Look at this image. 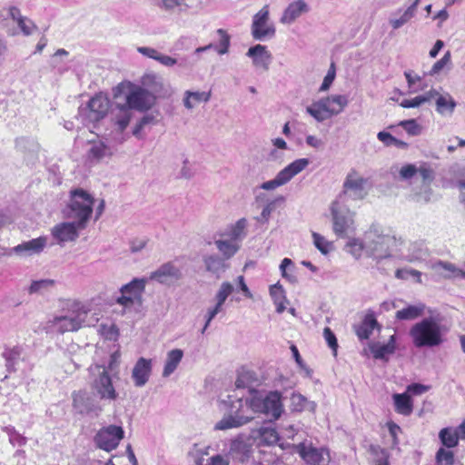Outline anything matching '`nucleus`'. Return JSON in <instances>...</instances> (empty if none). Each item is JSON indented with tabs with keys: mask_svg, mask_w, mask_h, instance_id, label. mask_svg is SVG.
Masks as SVG:
<instances>
[{
	"mask_svg": "<svg viewBox=\"0 0 465 465\" xmlns=\"http://www.w3.org/2000/svg\"><path fill=\"white\" fill-rule=\"evenodd\" d=\"M430 317L416 322L410 329L409 334L415 348H433L441 345L448 329L441 323L439 313L429 310Z\"/></svg>",
	"mask_w": 465,
	"mask_h": 465,
	"instance_id": "obj_1",
	"label": "nucleus"
},
{
	"mask_svg": "<svg viewBox=\"0 0 465 465\" xmlns=\"http://www.w3.org/2000/svg\"><path fill=\"white\" fill-rule=\"evenodd\" d=\"M366 252L376 259L390 257L393 252L401 250L403 244L401 237L386 232L379 224L373 223L364 232Z\"/></svg>",
	"mask_w": 465,
	"mask_h": 465,
	"instance_id": "obj_2",
	"label": "nucleus"
},
{
	"mask_svg": "<svg viewBox=\"0 0 465 465\" xmlns=\"http://www.w3.org/2000/svg\"><path fill=\"white\" fill-rule=\"evenodd\" d=\"M220 408L224 411H228L229 414L224 416L214 425V430H216L238 428L253 419V416L246 411L242 398L228 395L226 400L220 401Z\"/></svg>",
	"mask_w": 465,
	"mask_h": 465,
	"instance_id": "obj_3",
	"label": "nucleus"
},
{
	"mask_svg": "<svg viewBox=\"0 0 465 465\" xmlns=\"http://www.w3.org/2000/svg\"><path fill=\"white\" fill-rule=\"evenodd\" d=\"M94 197L85 190L76 188L70 191L69 203L64 215L78 222L80 227H86L93 213Z\"/></svg>",
	"mask_w": 465,
	"mask_h": 465,
	"instance_id": "obj_4",
	"label": "nucleus"
},
{
	"mask_svg": "<svg viewBox=\"0 0 465 465\" xmlns=\"http://www.w3.org/2000/svg\"><path fill=\"white\" fill-rule=\"evenodd\" d=\"M349 104L344 94H331L312 103L306 107V113L318 123H322L340 114Z\"/></svg>",
	"mask_w": 465,
	"mask_h": 465,
	"instance_id": "obj_5",
	"label": "nucleus"
},
{
	"mask_svg": "<svg viewBox=\"0 0 465 465\" xmlns=\"http://www.w3.org/2000/svg\"><path fill=\"white\" fill-rule=\"evenodd\" d=\"M89 310L79 301H69L64 314L53 320V326L60 333L75 331L85 325Z\"/></svg>",
	"mask_w": 465,
	"mask_h": 465,
	"instance_id": "obj_6",
	"label": "nucleus"
},
{
	"mask_svg": "<svg viewBox=\"0 0 465 465\" xmlns=\"http://www.w3.org/2000/svg\"><path fill=\"white\" fill-rule=\"evenodd\" d=\"M243 403L246 411L252 416L256 412H261L276 420L282 412L281 394L278 391H271L264 397L255 393L250 400L244 401Z\"/></svg>",
	"mask_w": 465,
	"mask_h": 465,
	"instance_id": "obj_7",
	"label": "nucleus"
},
{
	"mask_svg": "<svg viewBox=\"0 0 465 465\" xmlns=\"http://www.w3.org/2000/svg\"><path fill=\"white\" fill-rule=\"evenodd\" d=\"M400 176L403 180H411L419 176L421 179V191L416 193V201L428 203L430 200L432 193L430 183L435 178V173L427 163L420 164L419 168L411 163L403 165L400 170Z\"/></svg>",
	"mask_w": 465,
	"mask_h": 465,
	"instance_id": "obj_8",
	"label": "nucleus"
},
{
	"mask_svg": "<svg viewBox=\"0 0 465 465\" xmlns=\"http://www.w3.org/2000/svg\"><path fill=\"white\" fill-rule=\"evenodd\" d=\"M332 231L340 238L346 237L355 231V213L351 211L342 198H337L331 206Z\"/></svg>",
	"mask_w": 465,
	"mask_h": 465,
	"instance_id": "obj_9",
	"label": "nucleus"
},
{
	"mask_svg": "<svg viewBox=\"0 0 465 465\" xmlns=\"http://www.w3.org/2000/svg\"><path fill=\"white\" fill-rule=\"evenodd\" d=\"M91 370L94 372L91 382L94 396L106 402L116 401L119 393L116 391L106 368L103 365L96 364L92 367Z\"/></svg>",
	"mask_w": 465,
	"mask_h": 465,
	"instance_id": "obj_10",
	"label": "nucleus"
},
{
	"mask_svg": "<svg viewBox=\"0 0 465 465\" xmlns=\"http://www.w3.org/2000/svg\"><path fill=\"white\" fill-rule=\"evenodd\" d=\"M147 278H134L120 288L121 295L116 298V303L129 309L134 305L141 306L143 302V293L147 284Z\"/></svg>",
	"mask_w": 465,
	"mask_h": 465,
	"instance_id": "obj_11",
	"label": "nucleus"
},
{
	"mask_svg": "<svg viewBox=\"0 0 465 465\" xmlns=\"http://www.w3.org/2000/svg\"><path fill=\"white\" fill-rule=\"evenodd\" d=\"M309 163L310 161L307 158L296 159L281 170L273 179L262 183L260 188L265 191H274L287 184L294 176L305 170Z\"/></svg>",
	"mask_w": 465,
	"mask_h": 465,
	"instance_id": "obj_12",
	"label": "nucleus"
},
{
	"mask_svg": "<svg viewBox=\"0 0 465 465\" xmlns=\"http://www.w3.org/2000/svg\"><path fill=\"white\" fill-rule=\"evenodd\" d=\"M124 436V429L121 426L109 425L101 428L94 436L95 445L105 451L115 450Z\"/></svg>",
	"mask_w": 465,
	"mask_h": 465,
	"instance_id": "obj_13",
	"label": "nucleus"
},
{
	"mask_svg": "<svg viewBox=\"0 0 465 465\" xmlns=\"http://www.w3.org/2000/svg\"><path fill=\"white\" fill-rule=\"evenodd\" d=\"M366 183L367 180L359 173L354 170L351 171L345 179L343 193L338 198H342L343 203H345L347 198L354 200L363 199L367 194Z\"/></svg>",
	"mask_w": 465,
	"mask_h": 465,
	"instance_id": "obj_14",
	"label": "nucleus"
},
{
	"mask_svg": "<svg viewBox=\"0 0 465 465\" xmlns=\"http://www.w3.org/2000/svg\"><path fill=\"white\" fill-rule=\"evenodd\" d=\"M234 287L229 282H223L221 283L214 296V304L207 309L204 315L205 323L201 331L202 334H204L211 322L221 312H223V306L227 298L233 292Z\"/></svg>",
	"mask_w": 465,
	"mask_h": 465,
	"instance_id": "obj_15",
	"label": "nucleus"
},
{
	"mask_svg": "<svg viewBox=\"0 0 465 465\" xmlns=\"http://www.w3.org/2000/svg\"><path fill=\"white\" fill-rule=\"evenodd\" d=\"M183 278V272L173 262H167L153 271L148 280L154 281L160 284L171 286L178 282Z\"/></svg>",
	"mask_w": 465,
	"mask_h": 465,
	"instance_id": "obj_16",
	"label": "nucleus"
},
{
	"mask_svg": "<svg viewBox=\"0 0 465 465\" xmlns=\"http://www.w3.org/2000/svg\"><path fill=\"white\" fill-rule=\"evenodd\" d=\"M269 6L264 5L254 16L252 25V35L256 40L272 37L275 35L273 25L268 24Z\"/></svg>",
	"mask_w": 465,
	"mask_h": 465,
	"instance_id": "obj_17",
	"label": "nucleus"
},
{
	"mask_svg": "<svg viewBox=\"0 0 465 465\" xmlns=\"http://www.w3.org/2000/svg\"><path fill=\"white\" fill-rule=\"evenodd\" d=\"M73 407L76 412L82 415L94 413L97 415L102 411L98 401L86 391H78L73 393Z\"/></svg>",
	"mask_w": 465,
	"mask_h": 465,
	"instance_id": "obj_18",
	"label": "nucleus"
},
{
	"mask_svg": "<svg viewBox=\"0 0 465 465\" xmlns=\"http://www.w3.org/2000/svg\"><path fill=\"white\" fill-rule=\"evenodd\" d=\"M155 103V97L149 91L136 87L126 95L127 107L138 111H146Z\"/></svg>",
	"mask_w": 465,
	"mask_h": 465,
	"instance_id": "obj_19",
	"label": "nucleus"
},
{
	"mask_svg": "<svg viewBox=\"0 0 465 465\" xmlns=\"http://www.w3.org/2000/svg\"><path fill=\"white\" fill-rule=\"evenodd\" d=\"M84 228L80 227L77 221L72 220V222H64L56 224L52 229L51 233L57 242L61 244L75 241L78 238L79 231Z\"/></svg>",
	"mask_w": 465,
	"mask_h": 465,
	"instance_id": "obj_20",
	"label": "nucleus"
},
{
	"mask_svg": "<svg viewBox=\"0 0 465 465\" xmlns=\"http://www.w3.org/2000/svg\"><path fill=\"white\" fill-rule=\"evenodd\" d=\"M297 450L301 457L311 465H324L330 460L329 451L326 449H317L312 444L300 443Z\"/></svg>",
	"mask_w": 465,
	"mask_h": 465,
	"instance_id": "obj_21",
	"label": "nucleus"
},
{
	"mask_svg": "<svg viewBox=\"0 0 465 465\" xmlns=\"http://www.w3.org/2000/svg\"><path fill=\"white\" fill-rule=\"evenodd\" d=\"M110 107L109 99L101 94L94 95L87 104L86 117L90 122H98L107 114Z\"/></svg>",
	"mask_w": 465,
	"mask_h": 465,
	"instance_id": "obj_22",
	"label": "nucleus"
},
{
	"mask_svg": "<svg viewBox=\"0 0 465 465\" xmlns=\"http://www.w3.org/2000/svg\"><path fill=\"white\" fill-rule=\"evenodd\" d=\"M246 55L252 60V64L258 69L268 71L272 63V54L265 45H256L249 48Z\"/></svg>",
	"mask_w": 465,
	"mask_h": 465,
	"instance_id": "obj_23",
	"label": "nucleus"
},
{
	"mask_svg": "<svg viewBox=\"0 0 465 465\" xmlns=\"http://www.w3.org/2000/svg\"><path fill=\"white\" fill-rule=\"evenodd\" d=\"M152 373V360L141 357L132 371V378L136 387L144 386Z\"/></svg>",
	"mask_w": 465,
	"mask_h": 465,
	"instance_id": "obj_24",
	"label": "nucleus"
},
{
	"mask_svg": "<svg viewBox=\"0 0 465 465\" xmlns=\"http://www.w3.org/2000/svg\"><path fill=\"white\" fill-rule=\"evenodd\" d=\"M369 350L374 359L387 361V356L393 354L396 350L395 335H391L386 344H381L379 341H371L369 343Z\"/></svg>",
	"mask_w": 465,
	"mask_h": 465,
	"instance_id": "obj_25",
	"label": "nucleus"
},
{
	"mask_svg": "<svg viewBox=\"0 0 465 465\" xmlns=\"http://www.w3.org/2000/svg\"><path fill=\"white\" fill-rule=\"evenodd\" d=\"M309 5L303 0H298L291 3L284 10L280 21L282 24L291 25L302 14L308 13Z\"/></svg>",
	"mask_w": 465,
	"mask_h": 465,
	"instance_id": "obj_26",
	"label": "nucleus"
},
{
	"mask_svg": "<svg viewBox=\"0 0 465 465\" xmlns=\"http://www.w3.org/2000/svg\"><path fill=\"white\" fill-rule=\"evenodd\" d=\"M430 268L445 279L465 278V272L450 262L437 261L431 264Z\"/></svg>",
	"mask_w": 465,
	"mask_h": 465,
	"instance_id": "obj_27",
	"label": "nucleus"
},
{
	"mask_svg": "<svg viewBox=\"0 0 465 465\" xmlns=\"http://www.w3.org/2000/svg\"><path fill=\"white\" fill-rule=\"evenodd\" d=\"M46 242V237H38L18 244L14 248V251L23 256H31L40 253L45 247Z\"/></svg>",
	"mask_w": 465,
	"mask_h": 465,
	"instance_id": "obj_28",
	"label": "nucleus"
},
{
	"mask_svg": "<svg viewBox=\"0 0 465 465\" xmlns=\"http://www.w3.org/2000/svg\"><path fill=\"white\" fill-rule=\"evenodd\" d=\"M113 152L109 146H107L103 141H91L90 147L87 151V158L93 163H98L101 160L105 157H110Z\"/></svg>",
	"mask_w": 465,
	"mask_h": 465,
	"instance_id": "obj_29",
	"label": "nucleus"
},
{
	"mask_svg": "<svg viewBox=\"0 0 465 465\" xmlns=\"http://www.w3.org/2000/svg\"><path fill=\"white\" fill-rule=\"evenodd\" d=\"M247 220L245 218L239 219L235 223L230 225L222 237H226L233 242L241 243V242L246 237Z\"/></svg>",
	"mask_w": 465,
	"mask_h": 465,
	"instance_id": "obj_30",
	"label": "nucleus"
},
{
	"mask_svg": "<svg viewBox=\"0 0 465 465\" xmlns=\"http://www.w3.org/2000/svg\"><path fill=\"white\" fill-rule=\"evenodd\" d=\"M214 244L222 254V257L225 260H229L233 257L241 249V243L233 242L226 237L215 240Z\"/></svg>",
	"mask_w": 465,
	"mask_h": 465,
	"instance_id": "obj_31",
	"label": "nucleus"
},
{
	"mask_svg": "<svg viewBox=\"0 0 465 465\" xmlns=\"http://www.w3.org/2000/svg\"><path fill=\"white\" fill-rule=\"evenodd\" d=\"M211 98L210 92L185 91L183 94V105L188 110H193L201 103H207Z\"/></svg>",
	"mask_w": 465,
	"mask_h": 465,
	"instance_id": "obj_32",
	"label": "nucleus"
},
{
	"mask_svg": "<svg viewBox=\"0 0 465 465\" xmlns=\"http://www.w3.org/2000/svg\"><path fill=\"white\" fill-rule=\"evenodd\" d=\"M395 411L402 415L408 416L412 412L413 404L411 396L407 393H395L392 396Z\"/></svg>",
	"mask_w": 465,
	"mask_h": 465,
	"instance_id": "obj_33",
	"label": "nucleus"
},
{
	"mask_svg": "<svg viewBox=\"0 0 465 465\" xmlns=\"http://www.w3.org/2000/svg\"><path fill=\"white\" fill-rule=\"evenodd\" d=\"M426 309L425 304L418 303L416 305H409L396 312L395 317L401 321L415 320L424 314Z\"/></svg>",
	"mask_w": 465,
	"mask_h": 465,
	"instance_id": "obj_34",
	"label": "nucleus"
},
{
	"mask_svg": "<svg viewBox=\"0 0 465 465\" xmlns=\"http://www.w3.org/2000/svg\"><path fill=\"white\" fill-rule=\"evenodd\" d=\"M183 356L181 349H173L167 353L164 368L163 371V377H169L177 368Z\"/></svg>",
	"mask_w": 465,
	"mask_h": 465,
	"instance_id": "obj_35",
	"label": "nucleus"
},
{
	"mask_svg": "<svg viewBox=\"0 0 465 465\" xmlns=\"http://www.w3.org/2000/svg\"><path fill=\"white\" fill-rule=\"evenodd\" d=\"M224 260L216 254L205 255L203 259L206 271L214 274H219L226 270L227 265Z\"/></svg>",
	"mask_w": 465,
	"mask_h": 465,
	"instance_id": "obj_36",
	"label": "nucleus"
},
{
	"mask_svg": "<svg viewBox=\"0 0 465 465\" xmlns=\"http://www.w3.org/2000/svg\"><path fill=\"white\" fill-rule=\"evenodd\" d=\"M432 99H436V109L440 114H450L456 105L454 100L449 95L433 94Z\"/></svg>",
	"mask_w": 465,
	"mask_h": 465,
	"instance_id": "obj_37",
	"label": "nucleus"
},
{
	"mask_svg": "<svg viewBox=\"0 0 465 465\" xmlns=\"http://www.w3.org/2000/svg\"><path fill=\"white\" fill-rule=\"evenodd\" d=\"M291 404L295 411H309L314 412L316 409V403L314 401H308L300 393H293L292 395Z\"/></svg>",
	"mask_w": 465,
	"mask_h": 465,
	"instance_id": "obj_38",
	"label": "nucleus"
},
{
	"mask_svg": "<svg viewBox=\"0 0 465 465\" xmlns=\"http://www.w3.org/2000/svg\"><path fill=\"white\" fill-rule=\"evenodd\" d=\"M133 114L127 106H122L114 117V123L118 132H124L128 126Z\"/></svg>",
	"mask_w": 465,
	"mask_h": 465,
	"instance_id": "obj_39",
	"label": "nucleus"
},
{
	"mask_svg": "<svg viewBox=\"0 0 465 465\" xmlns=\"http://www.w3.org/2000/svg\"><path fill=\"white\" fill-rule=\"evenodd\" d=\"M378 322L373 315H366L361 324L356 329V334L361 340L369 339Z\"/></svg>",
	"mask_w": 465,
	"mask_h": 465,
	"instance_id": "obj_40",
	"label": "nucleus"
},
{
	"mask_svg": "<svg viewBox=\"0 0 465 465\" xmlns=\"http://www.w3.org/2000/svg\"><path fill=\"white\" fill-rule=\"evenodd\" d=\"M270 294L276 305V312L282 313L286 309L285 303L287 302L284 291L280 284H274L270 288Z\"/></svg>",
	"mask_w": 465,
	"mask_h": 465,
	"instance_id": "obj_41",
	"label": "nucleus"
},
{
	"mask_svg": "<svg viewBox=\"0 0 465 465\" xmlns=\"http://www.w3.org/2000/svg\"><path fill=\"white\" fill-rule=\"evenodd\" d=\"M439 437L441 443L447 448H453L458 444L459 432L452 428H444L440 431Z\"/></svg>",
	"mask_w": 465,
	"mask_h": 465,
	"instance_id": "obj_42",
	"label": "nucleus"
},
{
	"mask_svg": "<svg viewBox=\"0 0 465 465\" xmlns=\"http://www.w3.org/2000/svg\"><path fill=\"white\" fill-rule=\"evenodd\" d=\"M433 94H437V91L431 90L425 94L418 95L412 99H404L400 105L403 108H415L432 99Z\"/></svg>",
	"mask_w": 465,
	"mask_h": 465,
	"instance_id": "obj_43",
	"label": "nucleus"
},
{
	"mask_svg": "<svg viewBox=\"0 0 465 465\" xmlns=\"http://www.w3.org/2000/svg\"><path fill=\"white\" fill-rule=\"evenodd\" d=\"M260 443L263 445H272L278 442L279 434L274 428L262 427L259 430Z\"/></svg>",
	"mask_w": 465,
	"mask_h": 465,
	"instance_id": "obj_44",
	"label": "nucleus"
},
{
	"mask_svg": "<svg viewBox=\"0 0 465 465\" xmlns=\"http://www.w3.org/2000/svg\"><path fill=\"white\" fill-rule=\"evenodd\" d=\"M346 250L355 259H360L363 252H366V242L364 239L360 240L358 238H351L346 244Z\"/></svg>",
	"mask_w": 465,
	"mask_h": 465,
	"instance_id": "obj_45",
	"label": "nucleus"
},
{
	"mask_svg": "<svg viewBox=\"0 0 465 465\" xmlns=\"http://www.w3.org/2000/svg\"><path fill=\"white\" fill-rule=\"evenodd\" d=\"M21 355V350L18 347H14L12 349H6L3 352V357L5 360V367L9 372H13L15 371V364L19 360Z\"/></svg>",
	"mask_w": 465,
	"mask_h": 465,
	"instance_id": "obj_46",
	"label": "nucleus"
},
{
	"mask_svg": "<svg viewBox=\"0 0 465 465\" xmlns=\"http://www.w3.org/2000/svg\"><path fill=\"white\" fill-rule=\"evenodd\" d=\"M142 84L151 88L153 92H160L163 86L161 78L154 73L145 74L142 77Z\"/></svg>",
	"mask_w": 465,
	"mask_h": 465,
	"instance_id": "obj_47",
	"label": "nucleus"
},
{
	"mask_svg": "<svg viewBox=\"0 0 465 465\" xmlns=\"http://www.w3.org/2000/svg\"><path fill=\"white\" fill-rule=\"evenodd\" d=\"M217 35H219V45L214 48L219 54H225L229 52L231 37L223 29H218Z\"/></svg>",
	"mask_w": 465,
	"mask_h": 465,
	"instance_id": "obj_48",
	"label": "nucleus"
},
{
	"mask_svg": "<svg viewBox=\"0 0 465 465\" xmlns=\"http://www.w3.org/2000/svg\"><path fill=\"white\" fill-rule=\"evenodd\" d=\"M414 16L415 15L412 14V9L411 10L406 9L405 11L402 12V14L401 15V16L399 18H391L389 20V23L394 30H397L399 28H401V26H403L404 25H406Z\"/></svg>",
	"mask_w": 465,
	"mask_h": 465,
	"instance_id": "obj_49",
	"label": "nucleus"
},
{
	"mask_svg": "<svg viewBox=\"0 0 465 465\" xmlns=\"http://www.w3.org/2000/svg\"><path fill=\"white\" fill-rule=\"evenodd\" d=\"M454 455L450 450L440 448L436 453V465H452Z\"/></svg>",
	"mask_w": 465,
	"mask_h": 465,
	"instance_id": "obj_50",
	"label": "nucleus"
},
{
	"mask_svg": "<svg viewBox=\"0 0 465 465\" xmlns=\"http://www.w3.org/2000/svg\"><path fill=\"white\" fill-rule=\"evenodd\" d=\"M314 246L322 253L327 254L331 250V243L318 232H312Z\"/></svg>",
	"mask_w": 465,
	"mask_h": 465,
	"instance_id": "obj_51",
	"label": "nucleus"
},
{
	"mask_svg": "<svg viewBox=\"0 0 465 465\" xmlns=\"http://www.w3.org/2000/svg\"><path fill=\"white\" fill-rule=\"evenodd\" d=\"M336 76V69L334 63H331L330 68L325 75L320 88L319 92H326L330 89Z\"/></svg>",
	"mask_w": 465,
	"mask_h": 465,
	"instance_id": "obj_52",
	"label": "nucleus"
},
{
	"mask_svg": "<svg viewBox=\"0 0 465 465\" xmlns=\"http://www.w3.org/2000/svg\"><path fill=\"white\" fill-rule=\"evenodd\" d=\"M16 24L21 29L22 33L26 36L31 35L35 31L37 30V26L35 25V23L25 16L23 19H20V21Z\"/></svg>",
	"mask_w": 465,
	"mask_h": 465,
	"instance_id": "obj_53",
	"label": "nucleus"
},
{
	"mask_svg": "<svg viewBox=\"0 0 465 465\" xmlns=\"http://www.w3.org/2000/svg\"><path fill=\"white\" fill-rule=\"evenodd\" d=\"M450 63V53L448 51L441 59L437 61L430 71V75H434L441 72L447 64Z\"/></svg>",
	"mask_w": 465,
	"mask_h": 465,
	"instance_id": "obj_54",
	"label": "nucleus"
},
{
	"mask_svg": "<svg viewBox=\"0 0 465 465\" xmlns=\"http://www.w3.org/2000/svg\"><path fill=\"white\" fill-rule=\"evenodd\" d=\"M399 125L402 126L411 135H418L420 134V127L414 119L401 121Z\"/></svg>",
	"mask_w": 465,
	"mask_h": 465,
	"instance_id": "obj_55",
	"label": "nucleus"
},
{
	"mask_svg": "<svg viewBox=\"0 0 465 465\" xmlns=\"http://www.w3.org/2000/svg\"><path fill=\"white\" fill-rule=\"evenodd\" d=\"M53 285H54L53 280L45 279V280L34 281L31 283L28 291L30 293H35V292H40L43 289H47Z\"/></svg>",
	"mask_w": 465,
	"mask_h": 465,
	"instance_id": "obj_56",
	"label": "nucleus"
},
{
	"mask_svg": "<svg viewBox=\"0 0 465 465\" xmlns=\"http://www.w3.org/2000/svg\"><path fill=\"white\" fill-rule=\"evenodd\" d=\"M420 275V272L414 269H398L395 272V276L398 279H408L409 276H415L418 278V282H421Z\"/></svg>",
	"mask_w": 465,
	"mask_h": 465,
	"instance_id": "obj_57",
	"label": "nucleus"
},
{
	"mask_svg": "<svg viewBox=\"0 0 465 465\" xmlns=\"http://www.w3.org/2000/svg\"><path fill=\"white\" fill-rule=\"evenodd\" d=\"M274 210V203L273 202H270L268 203L263 208H262V211L260 214V216H257L255 219L257 222L261 223H265L269 221L270 217H271V214L273 212Z\"/></svg>",
	"mask_w": 465,
	"mask_h": 465,
	"instance_id": "obj_58",
	"label": "nucleus"
},
{
	"mask_svg": "<svg viewBox=\"0 0 465 465\" xmlns=\"http://www.w3.org/2000/svg\"><path fill=\"white\" fill-rule=\"evenodd\" d=\"M101 332L108 340H116L119 335L118 329L114 324L101 325Z\"/></svg>",
	"mask_w": 465,
	"mask_h": 465,
	"instance_id": "obj_59",
	"label": "nucleus"
},
{
	"mask_svg": "<svg viewBox=\"0 0 465 465\" xmlns=\"http://www.w3.org/2000/svg\"><path fill=\"white\" fill-rule=\"evenodd\" d=\"M136 50L142 55H143L147 58L153 59L155 61H157V58L160 54L159 51H157L155 48L149 47V46H138Z\"/></svg>",
	"mask_w": 465,
	"mask_h": 465,
	"instance_id": "obj_60",
	"label": "nucleus"
},
{
	"mask_svg": "<svg viewBox=\"0 0 465 465\" xmlns=\"http://www.w3.org/2000/svg\"><path fill=\"white\" fill-rule=\"evenodd\" d=\"M323 335L328 345L333 350L334 353L336 354L338 343L334 333L331 331L330 328L326 327L323 330Z\"/></svg>",
	"mask_w": 465,
	"mask_h": 465,
	"instance_id": "obj_61",
	"label": "nucleus"
},
{
	"mask_svg": "<svg viewBox=\"0 0 465 465\" xmlns=\"http://www.w3.org/2000/svg\"><path fill=\"white\" fill-rule=\"evenodd\" d=\"M429 390L428 386L420 384V383H413L407 387V393H411L414 395H420L424 392H426Z\"/></svg>",
	"mask_w": 465,
	"mask_h": 465,
	"instance_id": "obj_62",
	"label": "nucleus"
},
{
	"mask_svg": "<svg viewBox=\"0 0 465 465\" xmlns=\"http://www.w3.org/2000/svg\"><path fill=\"white\" fill-rule=\"evenodd\" d=\"M157 62H159L161 64H163L166 67H173V65L178 64L177 59H175L172 56L163 54L162 53H160V54L157 58Z\"/></svg>",
	"mask_w": 465,
	"mask_h": 465,
	"instance_id": "obj_63",
	"label": "nucleus"
},
{
	"mask_svg": "<svg viewBox=\"0 0 465 465\" xmlns=\"http://www.w3.org/2000/svg\"><path fill=\"white\" fill-rule=\"evenodd\" d=\"M230 460L228 456H223V455H214L210 458V461L208 465H229Z\"/></svg>",
	"mask_w": 465,
	"mask_h": 465,
	"instance_id": "obj_64",
	"label": "nucleus"
}]
</instances>
